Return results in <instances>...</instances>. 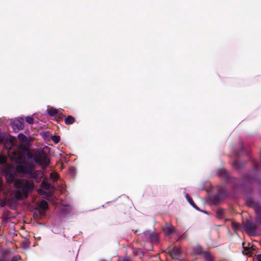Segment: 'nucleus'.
I'll return each mask as SVG.
<instances>
[{
  "label": "nucleus",
  "instance_id": "f257e3e1",
  "mask_svg": "<svg viewBox=\"0 0 261 261\" xmlns=\"http://www.w3.org/2000/svg\"><path fill=\"white\" fill-rule=\"evenodd\" d=\"M14 187L16 189L15 197L17 199H20L23 196L27 197L28 193L33 190L34 183L28 180L16 179L14 182Z\"/></svg>",
  "mask_w": 261,
  "mask_h": 261
},
{
  "label": "nucleus",
  "instance_id": "f03ea898",
  "mask_svg": "<svg viewBox=\"0 0 261 261\" xmlns=\"http://www.w3.org/2000/svg\"><path fill=\"white\" fill-rule=\"evenodd\" d=\"M34 161L40 164L48 166L50 161L47 154L43 151H38L34 154Z\"/></svg>",
  "mask_w": 261,
  "mask_h": 261
},
{
  "label": "nucleus",
  "instance_id": "7ed1b4c3",
  "mask_svg": "<svg viewBox=\"0 0 261 261\" xmlns=\"http://www.w3.org/2000/svg\"><path fill=\"white\" fill-rule=\"evenodd\" d=\"M244 228L247 234L251 236H254L257 233L258 225L251 220H246L243 223Z\"/></svg>",
  "mask_w": 261,
  "mask_h": 261
},
{
  "label": "nucleus",
  "instance_id": "20e7f679",
  "mask_svg": "<svg viewBox=\"0 0 261 261\" xmlns=\"http://www.w3.org/2000/svg\"><path fill=\"white\" fill-rule=\"evenodd\" d=\"M47 114L50 116H57V120L58 121H60L62 119L63 117H65V116L60 111L53 107H48L47 110Z\"/></svg>",
  "mask_w": 261,
  "mask_h": 261
},
{
  "label": "nucleus",
  "instance_id": "39448f33",
  "mask_svg": "<svg viewBox=\"0 0 261 261\" xmlns=\"http://www.w3.org/2000/svg\"><path fill=\"white\" fill-rule=\"evenodd\" d=\"M167 253L172 258H178L181 253V248L180 246H174L171 250H168Z\"/></svg>",
  "mask_w": 261,
  "mask_h": 261
},
{
  "label": "nucleus",
  "instance_id": "423d86ee",
  "mask_svg": "<svg viewBox=\"0 0 261 261\" xmlns=\"http://www.w3.org/2000/svg\"><path fill=\"white\" fill-rule=\"evenodd\" d=\"M226 192L224 189H221L219 194L214 195L212 198V201L213 204H218L224 198Z\"/></svg>",
  "mask_w": 261,
  "mask_h": 261
},
{
  "label": "nucleus",
  "instance_id": "0eeeda50",
  "mask_svg": "<svg viewBox=\"0 0 261 261\" xmlns=\"http://www.w3.org/2000/svg\"><path fill=\"white\" fill-rule=\"evenodd\" d=\"M217 174L219 176L227 182L229 181L231 178L229 172L224 168L219 169L217 170Z\"/></svg>",
  "mask_w": 261,
  "mask_h": 261
},
{
  "label": "nucleus",
  "instance_id": "6e6552de",
  "mask_svg": "<svg viewBox=\"0 0 261 261\" xmlns=\"http://www.w3.org/2000/svg\"><path fill=\"white\" fill-rule=\"evenodd\" d=\"M48 209V205L47 202L44 200L40 201L37 211L40 216H43L45 215V211Z\"/></svg>",
  "mask_w": 261,
  "mask_h": 261
},
{
  "label": "nucleus",
  "instance_id": "1a4fd4ad",
  "mask_svg": "<svg viewBox=\"0 0 261 261\" xmlns=\"http://www.w3.org/2000/svg\"><path fill=\"white\" fill-rule=\"evenodd\" d=\"M175 228L172 226L170 223H166L163 227V230L164 233L168 236L170 235L173 232Z\"/></svg>",
  "mask_w": 261,
  "mask_h": 261
},
{
  "label": "nucleus",
  "instance_id": "9d476101",
  "mask_svg": "<svg viewBox=\"0 0 261 261\" xmlns=\"http://www.w3.org/2000/svg\"><path fill=\"white\" fill-rule=\"evenodd\" d=\"M254 210L256 213V223L258 225H261V207L255 205Z\"/></svg>",
  "mask_w": 261,
  "mask_h": 261
},
{
  "label": "nucleus",
  "instance_id": "9b49d317",
  "mask_svg": "<svg viewBox=\"0 0 261 261\" xmlns=\"http://www.w3.org/2000/svg\"><path fill=\"white\" fill-rule=\"evenodd\" d=\"M23 119L19 117L13 122V126L16 127L18 129L21 130L24 128Z\"/></svg>",
  "mask_w": 261,
  "mask_h": 261
},
{
  "label": "nucleus",
  "instance_id": "f8f14e48",
  "mask_svg": "<svg viewBox=\"0 0 261 261\" xmlns=\"http://www.w3.org/2000/svg\"><path fill=\"white\" fill-rule=\"evenodd\" d=\"M16 173L15 172L12 173L11 172H8L6 174V179L8 182L11 184L15 182L16 180L15 179Z\"/></svg>",
  "mask_w": 261,
  "mask_h": 261
},
{
  "label": "nucleus",
  "instance_id": "ddd939ff",
  "mask_svg": "<svg viewBox=\"0 0 261 261\" xmlns=\"http://www.w3.org/2000/svg\"><path fill=\"white\" fill-rule=\"evenodd\" d=\"M250 247V244L249 243H243V253L245 254L246 255H251V249Z\"/></svg>",
  "mask_w": 261,
  "mask_h": 261
},
{
  "label": "nucleus",
  "instance_id": "4468645a",
  "mask_svg": "<svg viewBox=\"0 0 261 261\" xmlns=\"http://www.w3.org/2000/svg\"><path fill=\"white\" fill-rule=\"evenodd\" d=\"M65 258L69 261H74L75 259V255L74 252L68 251L66 253L64 256Z\"/></svg>",
  "mask_w": 261,
  "mask_h": 261
},
{
  "label": "nucleus",
  "instance_id": "2eb2a0df",
  "mask_svg": "<svg viewBox=\"0 0 261 261\" xmlns=\"http://www.w3.org/2000/svg\"><path fill=\"white\" fill-rule=\"evenodd\" d=\"M25 173L30 175L31 177L36 179L38 173V171H35L33 169L30 168L26 170Z\"/></svg>",
  "mask_w": 261,
  "mask_h": 261
},
{
  "label": "nucleus",
  "instance_id": "dca6fc26",
  "mask_svg": "<svg viewBox=\"0 0 261 261\" xmlns=\"http://www.w3.org/2000/svg\"><path fill=\"white\" fill-rule=\"evenodd\" d=\"M232 166L233 168H235L237 170H241L243 167V164L240 162L239 160H235L232 163Z\"/></svg>",
  "mask_w": 261,
  "mask_h": 261
},
{
  "label": "nucleus",
  "instance_id": "f3484780",
  "mask_svg": "<svg viewBox=\"0 0 261 261\" xmlns=\"http://www.w3.org/2000/svg\"><path fill=\"white\" fill-rule=\"evenodd\" d=\"M75 121V118L71 115H68L64 119L65 123L67 125L72 124L74 123Z\"/></svg>",
  "mask_w": 261,
  "mask_h": 261
},
{
  "label": "nucleus",
  "instance_id": "a211bd4d",
  "mask_svg": "<svg viewBox=\"0 0 261 261\" xmlns=\"http://www.w3.org/2000/svg\"><path fill=\"white\" fill-rule=\"evenodd\" d=\"M205 261H213L214 257L210 254L209 252L205 251L202 255Z\"/></svg>",
  "mask_w": 261,
  "mask_h": 261
},
{
  "label": "nucleus",
  "instance_id": "6ab92c4d",
  "mask_svg": "<svg viewBox=\"0 0 261 261\" xmlns=\"http://www.w3.org/2000/svg\"><path fill=\"white\" fill-rule=\"evenodd\" d=\"M186 198L187 201L194 208H195L197 210H199V207L197 206V205L195 203L193 200L189 197V196L187 194L186 195Z\"/></svg>",
  "mask_w": 261,
  "mask_h": 261
},
{
  "label": "nucleus",
  "instance_id": "aec40b11",
  "mask_svg": "<svg viewBox=\"0 0 261 261\" xmlns=\"http://www.w3.org/2000/svg\"><path fill=\"white\" fill-rule=\"evenodd\" d=\"M149 239L150 240L152 243L157 244L159 242L158 236L156 233H152Z\"/></svg>",
  "mask_w": 261,
  "mask_h": 261
},
{
  "label": "nucleus",
  "instance_id": "412c9836",
  "mask_svg": "<svg viewBox=\"0 0 261 261\" xmlns=\"http://www.w3.org/2000/svg\"><path fill=\"white\" fill-rule=\"evenodd\" d=\"M41 187L45 190H48L50 188V185L46 181L43 180L41 184Z\"/></svg>",
  "mask_w": 261,
  "mask_h": 261
},
{
  "label": "nucleus",
  "instance_id": "4be33fe9",
  "mask_svg": "<svg viewBox=\"0 0 261 261\" xmlns=\"http://www.w3.org/2000/svg\"><path fill=\"white\" fill-rule=\"evenodd\" d=\"M224 211L222 208H219L216 211L217 217L219 219H222L223 217Z\"/></svg>",
  "mask_w": 261,
  "mask_h": 261
},
{
  "label": "nucleus",
  "instance_id": "5701e85b",
  "mask_svg": "<svg viewBox=\"0 0 261 261\" xmlns=\"http://www.w3.org/2000/svg\"><path fill=\"white\" fill-rule=\"evenodd\" d=\"M194 252L197 255H203L205 251L202 250L201 247H198L195 249Z\"/></svg>",
  "mask_w": 261,
  "mask_h": 261
},
{
  "label": "nucleus",
  "instance_id": "b1692460",
  "mask_svg": "<svg viewBox=\"0 0 261 261\" xmlns=\"http://www.w3.org/2000/svg\"><path fill=\"white\" fill-rule=\"evenodd\" d=\"M18 139L20 142L22 143H24L27 141V137L23 134H19L18 135Z\"/></svg>",
  "mask_w": 261,
  "mask_h": 261
},
{
  "label": "nucleus",
  "instance_id": "393cba45",
  "mask_svg": "<svg viewBox=\"0 0 261 261\" xmlns=\"http://www.w3.org/2000/svg\"><path fill=\"white\" fill-rule=\"evenodd\" d=\"M231 227H232V228L236 231L237 230H239L240 228V224L238 223H237V222H232V223H231Z\"/></svg>",
  "mask_w": 261,
  "mask_h": 261
},
{
  "label": "nucleus",
  "instance_id": "a878e982",
  "mask_svg": "<svg viewBox=\"0 0 261 261\" xmlns=\"http://www.w3.org/2000/svg\"><path fill=\"white\" fill-rule=\"evenodd\" d=\"M246 180L250 182H257V179L256 177H251L250 175H248L246 178Z\"/></svg>",
  "mask_w": 261,
  "mask_h": 261
},
{
  "label": "nucleus",
  "instance_id": "bb28decb",
  "mask_svg": "<svg viewBox=\"0 0 261 261\" xmlns=\"http://www.w3.org/2000/svg\"><path fill=\"white\" fill-rule=\"evenodd\" d=\"M21 259L20 256L19 255H16L13 256L10 259H8L7 257V261H18Z\"/></svg>",
  "mask_w": 261,
  "mask_h": 261
},
{
  "label": "nucleus",
  "instance_id": "cd10ccee",
  "mask_svg": "<svg viewBox=\"0 0 261 261\" xmlns=\"http://www.w3.org/2000/svg\"><path fill=\"white\" fill-rule=\"evenodd\" d=\"M16 170L18 172L22 173H25L27 170L26 169L22 166H18L16 168Z\"/></svg>",
  "mask_w": 261,
  "mask_h": 261
},
{
  "label": "nucleus",
  "instance_id": "c85d7f7f",
  "mask_svg": "<svg viewBox=\"0 0 261 261\" xmlns=\"http://www.w3.org/2000/svg\"><path fill=\"white\" fill-rule=\"evenodd\" d=\"M25 121L27 123L32 124L34 122V118L32 117L28 116L25 118Z\"/></svg>",
  "mask_w": 261,
  "mask_h": 261
},
{
  "label": "nucleus",
  "instance_id": "c756f323",
  "mask_svg": "<svg viewBox=\"0 0 261 261\" xmlns=\"http://www.w3.org/2000/svg\"><path fill=\"white\" fill-rule=\"evenodd\" d=\"M152 233L148 231H146L143 232V234L145 238L149 239Z\"/></svg>",
  "mask_w": 261,
  "mask_h": 261
},
{
  "label": "nucleus",
  "instance_id": "7c9ffc66",
  "mask_svg": "<svg viewBox=\"0 0 261 261\" xmlns=\"http://www.w3.org/2000/svg\"><path fill=\"white\" fill-rule=\"evenodd\" d=\"M45 195L47 198V200H53L54 198H55L52 195V194L50 192H46Z\"/></svg>",
  "mask_w": 261,
  "mask_h": 261
},
{
  "label": "nucleus",
  "instance_id": "2f4dec72",
  "mask_svg": "<svg viewBox=\"0 0 261 261\" xmlns=\"http://www.w3.org/2000/svg\"><path fill=\"white\" fill-rule=\"evenodd\" d=\"M50 177L54 180H57L58 178V175L56 173H51L50 174Z\"/></svg>",
  "mask_w": 261,
  "mask_h": 261
},
{
  "label": "nucleus",
  "instance_id": "473e14b6",
  "mask_svg": "<svg viewBox=\"0 0 261 261\" xmlns=\"http://www.w3.org/2000/svg\"><path fill=\"white\" fill-rule=\"evenodd\" d=\"M42 176H43V174L42 173H39L38 172V175L36 176V178L34 179L35 180V181L37 182H39L40 181L41 178L42 177Z\"/></svg>",
  "mask_w": 261,
  "mask_h": 261
},
{
  "label": "nucleus",
  "instance_id": "72a5a7b5",
  "mask_svg": "<svg viewBox=\"0 0 261 261\" xmlns=\"http://www.w3.org/2000/svg\"><path fill=\"white\" fill-rule=\"evenodd\" d=\"M51 139L55 142L56 143H57L59 142L60 139L59 137H57L56 136H54L52 137Z\"/></svg>",
  "mask_w": 261,
  "mask_h": 261
},
{
  "label": "nucleus",
  "instance_id": "f704fd0d",
  "mask_svg": "<svg viewBox=\"0 0 261 261\" xmlns=\"http://www.w3.org/2000/svg\"><path fill=\"white\" fill-rule=\"evenodd\" d=\"M38 193L40 195H45V194L46 193V192H45V191H44L42 189H38Z\"/></svg>",
  "mask_w": 261,
  "mask_h": 261
},
{
  "label": "nucleus",
  "instance_id": "c9c22d12",
  "mask_svg": "<svg viewBox=\"0 0 261 261\" xmlns=\"http://www.w3.org/2000/svg\"><path fill=\"white\" fill-rule=\"evenodd\" d=\"M250 248L251 249V254H252V253H253V252L254 250H256V246H255L254 245H252V244H250Z\"/></svg>",
  "mask_w": 261,
  "mask_h": 261
},
{
  "label": "nucleus",
  "instance_id": "e433bc0d",
  "mask_svg": "<svg viewBox=\"0 0 261 261\" xmlns=\"http://www.w3.org/2000/svg\"><path fill=\"white\" fill-rule=\"evenodd\" d=\"M0 261H7V256L5 255L0 256Z\"/></svg>",
  "mask_w": 261,
  "mask_h": 261
},
{
  "label": "nucleus",
  "instance_id": "4c0bfd02",
  "mask_svg": "<svg viewBox=\"0 0 261 261\" xmlns=\"http://www.w3.org/2000/svg\"><path fill=\"white\" fill-rule=\"evenodd\" d=\"M258 261H261V254L257 255Z\"/></svg>",
  "mask_w": 261,
  "mask_h": 261
},
{
  "label": "nucleus",
  "instance_id": "58836bf2",
  "mask_svg": "<svg viewBox=\"0 0 261 261\" xmlns=\"http://www.w3.org/2000/svg\"><path fill=\"white\" fill-rule=\"evenodd\" d=\"M3 138L2 137H0V143L3 142Z\"/></svg>",
  "mask_w": 261,
  "mask_h": 261
},
{
  "label": "nucleus",
  "instance_id": "ea45409f",
  "mask_svg": "<svg viewBox=\"0 0 261 261\" xmlns=\"http://www.w3.org/2000/svg\"><path fill=\"white\" fill-rule=\"evenodd\" d=\"M122 261H129L128 259H123L122 260Z\"/></svg>",
  "mask_w": 261,
  "mask_h": 261
},
{
  "label": "nucleus",
  "instance_id": "a19ab883",
  "mask_svg": "<svg viewBox=\"0 0 261 261\" xmlns=\"http://www.w3.org/2000/svg\"><path fill=\"white\" fill-rule=\"evenodd\" d=\"M255 171H257V167L256 166L255 167Z\"/></svg>",
  "mask_w": 261,
  "mask_h": 261
}]
</instances>
